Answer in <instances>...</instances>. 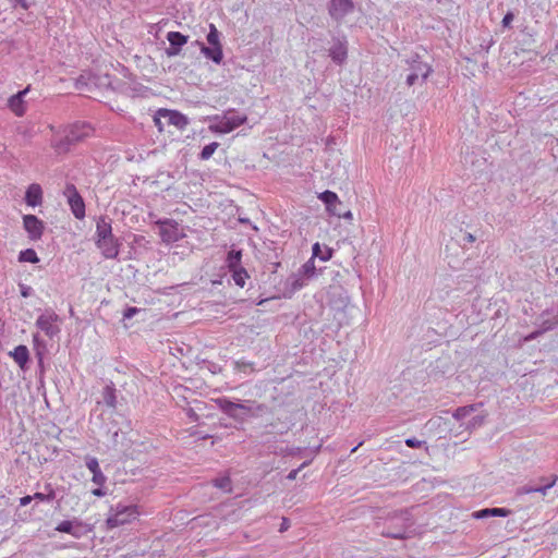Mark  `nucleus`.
Segmentation results:
<instances>
[{
  "mask_svg": "<svg viewBox=\"0 0 558 558\" xmlns=\"http://www.w3.org/2000/svg\"><path fill=\"white\" fill-rule=\"evenodd\" d=\"M92 481L98 486H104V484L106 483V476L104 475L102 472H95V474H93Z\"/></svg>",
  "mask_w": 558,
  "mask_h": 558,
  "instance_id": "obj_41",
  "label": "nucleus"
},
{
  "mask_svg": "<svg viewBox=\"0 0 558 558\" xmlns=\"http://www.w3.org/2000/svg\"><path fill=\"white\" fill-rule=\"evenodd\" d=\"M189 37L180 32H169L167 34V40L169 47L166 48V54L169 58L177 57L180 54L182 47L187 43Z\"/></svg>",
  "mask_w": 558,
  "mask_h": 558,
  "instance_id": "obj_11",
  "label": "nucleus"
},
{
  "mask_svg": "<svg viewBox=\"0 0 558 558\" xmlns=\"http://www.w3.org/2000/svg\"><path fill=\"white\" fill-rule=\"evenodd\" d=\"M186 414L192 422H197L199 420L198 414L192 408L187 409Z\"/></svg>",
  "mask_w": 558,
  "mask_h": 558,
  "instance_id": "obj_48",
  "label": "nucleus"
},
{
  "mask_svg": "<svg viewBox=\"0 0 558 558\" xmlns=\"http://www.w3.org/2000/svg\"><path fill=\"white\" fill-rule=\"evenodd\" d=\"M341 217L344 219H352V213L350 210L342 213Z\"/></svg>",
  "mask_w": 558,
  "mask_h": 558,
  "instance_id": "obj_55",
  "label": "nucleus"
},
{
  "mask_svg": "<svg viewBox=\"0 0 558 558\" xmlns=\"http://www.w3.org/2000/svg\"><path fill=\"white\" fill-rule=\"evenodd\" d=\"M310 464V461H305L303 462L299 468L304 469L305 466H307Z\"/></svg>",
  "mask_w": 558,
  "mask_h": 558,
  "instance_id": "obj_58",
  "label": "nucleus"
},
{
  "mask_svg": "<svg viewBox=\"0 0 558 558\" xmlns=\"http://www.w3.org/2000/svg\"><path fill=\"white\" fill-rule=\"evenodd\" d=\"M32 288L26 286H21V294L23 298H27L31 295Z\"/></svg>",
  "mask_w": 558,
  "mask_h": 558,
  "instance_id": "obj_50",
  "label": "nucleus"
},
{
  "mask_svg": "<svg viewBox=\"0 0 558 558\" xmlns=\"http://www.w3.org/2000/svg\"><path fill=\"white\" fill-rule=\"evenodd\" d=\"M160 118L167 119V122L171 125H174L179 130H184L189 124V119L179 111L169 110V109H160L158 111V117L155 118L156 125L161 130Z\"/></svg>",
  "mask_w": 558,
  "mask_h": 558,
  "instance_id": "obj_7",
  "label": "nucleus"
},
{
  "mask_svg": "<svg viewBox=\"0 0 558 558\" xmlns=\"http://www.w3.org/2000/svg\"><path fill=\"white\" fill-rule=\"evenodd\" d=\"M484 418L485 417L483 415H476V416L472 417V420L469 422L466 427L468 428H476V427L483 425Z\"/></svg>",
  "mask_w": 558,
  "mask_h": 558,
  "instance_id": "obj_40",
  "label": "nucleus"
},
{
  "mask_svg": "<svg viewBox=\"0 0 558 558\" xmlns=\"http://www.w3.org/2000/svg\"><path fill=\"white\" fill-rule=\"evenodd\" d=\"M413 519L408 510H401L388 517L381 534L387 537L403 539L410 537Z\"/></svg>",
  "mask_w": 558,
  "mask_h": 558,
  "instance_id": "obj_1",
  "label": "nucleus"
},
{
  "mask_svg": "<svg viewBox=\"0 0 558 558\" xmlns=\"http://www.w3.org/2000/svg\"><path fill=\"white\" fill-rule=\"evenodd\" d=\"M74 144L73 142H68L66 140V135L64 136V138H61V140H53L51 142V145L52 147L58 151V153H64L69 149V146Z\"/></svg>",
  "mask_w": 558,
  "mask_h": 558,
  "instance_id": "obj_33",
  "label": "nucleus"
},
{
  "mask_svg": "<svg viewBox=\"0 0 558 558\" xmlns=\"http://www.w3.org/2000/svg\"><path fill=\"white\" fill-rule=\"evenodd\" d=\"M56 531L61 533H68L76 538H81L89 532L86 524L82 523L77 519L64 520L56 526Z\"/></svg>",
  "mask_w": 558,
  "mask_h": 558,
  "instance_id": "obj_8",
  "label": "nucleus"
},
{
  "mask_svg": "<svg viewBox=\"0 0 558 558\" xmlns=\"http://www.w3.org/2000/svg\"><path fill=\"white\" fill-rule=\"evenodd\" d=\"M33 500V496H24L20 499V506H27L28 504H31V501Z\"/></svg>",
  "mask_w": 558,
  "mask_h": 558,
  "instance_id": "obj_51",
  "label": "nucleus"
},
{
  "mask_svg": "<svg viewBox=\"0 0 558 558\" xmlns=\"http://www.w3.org/2000/svg\"><path fill=\"white\" fill-rule=\"evenodd\" d=\"M138 515L140 511L136 505L118 502L116 506L110 507L106 525L110 530L119 527L132 523Z\"/></svg>",
  "mask_w": 558,
  "mask_h": 558,
  "instance_id": "obj_2",
  "label": "nucleus"
},
{
  "mask_svg": "<svg viewBox=\"0 0 558 558\" xmlns=\"http://www.w3.org/2000/svg\"><path fill=\"white\" fill-rule=\"evenodd\" d=\"M287 526H288L287 519H283V522H282V524H281V529H280V531L286 530V529H287Z\"/></svg>",
  "mask_w": 558,
  "mask_h": 558,
  "instance_id": "obj_57",
  "label": "nucleus"
},
{
  "mask_svg": "<svg viewBox=\"0 0 558 558\" xmlns=\"http://www.w3.org/2000/svg\"><path fill=\"white\" fill-rule=\"evenodd\" d=\"M156 223L160 226L159 234L165 243H174L185 236L183 230L179 228V223L174 220H158Z\"/></svg>",
  "mask_w": 558,
  "mask_h": 558,
  "instance_id": "obj_5",
  "label": "nucleus"
},
{
  "mask_svg": "<svg viewBox=\"0 0 558 558\" xmlns=\"http://www.w3.org/2000/svg\"><path fill=\"white\" fill-rule=\"evenodd\" d=\"M532 493H536V486L524 485L522 487H519L517 490L518 495H525V494H532Z\"/></svg>",
  "mask_w": 558,
  "mask_h": 558,
  "instance_id": "obj_45",
  "label": "nucleus"
},
{
  "mask_svg": "<svg viewBox=\"0 0 558 558\" xmlns=\"http://www.w3.org/2000/svg\"><path fill=\"white\" fill-rule=\"evenodd\" d=\"M92 493L97 497H104L106 495V492L102 489V486H98Z\"/></svg>",
  "mask_w": 558,
  "mask_h": 558,
  "instance_id": "obj_52",
  "label": "nucleus"
},
{
  "mask_svg": "<svg viewBox=\"0 0 558 558\" xmlns=\"http://www.w3.org/2000/svg\"><path fill=\"white\" fill-rule=\"evenodd\" d=\"M24 229L28 233L31 240H39L44 232V222L34 215H25L23 217Z\"/></svg>",
  "mask_w": 558,
  "mask_h": 558,
  "instance_id": "obj_12",
  "label": "nucleus"
},
{
  "mask_svg": "<svg viewBox=\"0 0 558 558\" xmlns=\"http://www.w3.org/2000/svg\"><path fill=\"white\" fill-rule=\"evenodd\" d=\"M556 480H557V476H555V478L551 482H549V483H547L545 485L536 486V493H541L542 495H546L548 489L551 488L555 485Z\"/></svg>",
  "mask_w": 558,
  "mask_h": 558,
  "instance_id": "obj_44",
  "label": "nucleus"
},
{
  "mask_svg": "<svg viewBox=\"0 0 558 558\" xmlns=\"http://www.w3.org/2000/svg\"><path fill=\"white\" fill-rule=\"evenodd\" d=\"M513 19H514L513 13H512V12H508V13L504 16V19H502V22H501V23H502V26H504V27H509V26L511 25V23H512Z\"/></svg>",
  "mask_w": 558,
  "mask_h": 558,
  "instance_id": "obj_47",
  "label": "nucleus"
},
{
  "mask_svg": "<svg viewBox=\"0 0 558 558\" xmlns=\"http://www.w3.org/2000/svg\"><path fill=\"white\" fill-rule=\"evenodd\" d=\"M96 245L105 258H117L120 244L114 235L106 239H96Z\"/></svg>",
  "mask_w": 558,
  "mask_h": 558,
  "instance_id": "obj_13",
  "label": "nucleus"
},
{
  "mask_svg": "<svg viewBox=\"0 0 558 558\" xmlns=\"http://www.w3.org/2000/svg\"><path fill=\"white\" fill-rule=\"evenodd\" d=\"M215 403L217 407L229 417H238L239 415L235 413V410H245L242 404L238 402H233L225 397L215 399Z\"/></svg>",
  "mask_w": 558,
  "mask_h": 558,
  "instance_id": "obj_19",
  "label": "nucleus"
},
{
  "mask_svg": "<svg viewBox=\"0 0 558 558\" xmlns=\"http://www.w3.org/2000/svg\"><path fill=\"white\" fill-rule=\"evenodd\" d=\"M245 410H235V413L239 415L238 417H232L238 422H244L250 414L254 415L259 412H263L266 407L264 404H258L255 401L246 400L243 402H239Z\"/></svg>",
  "mask_w": 558,
  "mask_h": 558,
  "instance_id": "obj_16",
  "label": "nucleus"
},
{
  "mask_svg": "<svg viewBox=\"0 0 558 558\" xmlns=\"http://www.w3.org/2000/svg\"><path fill=\"white\" fill-rule=\"evenodd\" d=\"M9 355L14 360V362L20 366L22 371L27 369L29 351L26 345L20 344L15 347L14 350L9 353Z\"/></svg>",
  "mask_w": 558,
  "mask_h": 558,
  "instance_id": "obj_20",
  "label": "nucleus"
},
{
  "mask_svg": "<svg viewBox=\"0 0 558 558\" xmlns=\"http://www.w3.org/2000/svg\"><path fill=\"white\" fill-rule=\"evenodd\" d=\"M404 442L410 448H420L425 444L423 440H418L414 437L407 438Z\"/></svg>",
  "mask_w": 558,
  "mask_h": 558,
  "instance_id": "obj_43",
  "label": "nucleus"
},
{
  "mask_svg": "<svg viewBox=\"0 0 558 558\" xmlns=\"http://www.w3.org/2000/svg\"><path fill=\"white\" fill-rule=\"evenodd\" d=\"M33 342H34V345H35V349H36V354L39 359V362L43 361V355H44V351L46 349V344L44 342V340L40 338V336L38 333H34L33 335Z\"/></svg>",
  "mask_w": 558,
  "mask_h": 558,
  "instance_id": "obj_31",
  "label": "nucleus"
},
{
  "mask_svg": "<svg viewBox=\"0 0 558 558\" xmlns=\"http://www.w3.org/2000/svg\"><path fill=\"white\" fill-rule=\"evenodd\" d=\"M301 471V468H298V469H294L292 471L289 472V474L287 475V478L289 481H294L299 474V472Z\"/></svg>",
  "mask_w": 558,
  "mask_h": 558,
  "instance_id": "obj_49",
  "label": "nucleus"
},
{
  "mask_svg": "<svg viewBox=\"0 0 558 558\" xmlns=\"http://www.w3.org/2000/svg\"><path fill=\"white\" fill-rule=\"evenodd\" d=\"M19 260L24 263L36 264L39 262L37 253L33 248H26L19 254Z\"/></svg>",
  "mask_w": 558,
  "mask_h": 558,
  "instance_id": "obj_29",
  "label": "nucleus"
},
{
  "mask_svg": "<svg viewBox=\"0 0 558 558\" xmlns=\"http://www.w3.org/2000/svg\"><path fill=\"white\" fill-rule=\"evenodd\" d=\"M87 469L95 474V472H101L98 460L96 458H88L86 460Z\"/></svg>",
  "mask_w": 558,
  "mask_h": 558,
  "instance_id": "obj_37",
  "label": "nucleus"
},
{
  "mask_svg": "<svg viewBox=\"0 0 558 558\" xmlns=\"http://www.w3.org/2000/svg\"><path fill=\"white\" fill-rule=\"evenodd\" d=\"M201 45V52L209 60L214 61L216 64H220L223 59V52L221 47L216 46H205L202 43H198Z\"/></svg>",
  "mask_w": 558,
  "mask_h": 558,
  "instance_id": "obj_25",
  "label": "nucleus"
},
{
  "mask_svg": "<svg viewBox=\"0 0 558 558\" xmlns=\"http://www.w3.org/2000/svg\"><path fill=\"white\" fill-rule=\"evenodd\" d=\"M242 252L232 250L227 256V266L229 270L241 268Z\"/></svg>",
  "mask_w": 558,
  "mask_h": 558,
  "instance_id": "obj_26",
  "label": "nucleus"
},
{
  "mask_svg": "<svg viewBox=\"0 0 558 558\" xmlns=\"http://www.w3.org/2000/svg\"><path fill=\"white\" fill-rule=\"evenodd\" d=\"M92 131L93 129L89 124L85 122H76L66 130V140L68 142L76 143L82 141L84 137H87Z\"/></svg>",
  "mask_w": 558,
  "mask_h": 558,
  "instance_id": "obj_14",
  "label": "nucleus"
},
{
  "mask_svg": "<svg viewBox=\"0 0 558 558\" xmlns=\"http://www.w3.org/2000/svg\"><path fill=\"white\" fill-rule=\"evenodd\" d=\"M96 239H106L112 236L111 219L108 217H100L96 223Z\"/></svg>",
  "mask_w": 558,
  "mask_h": 558,
  "instance_id": "obj_24",
  "label": "nucleus"
},
{
  "mask_svg": "<svg viewBox=\"0 0 558 558\" xmlns=\"http://www.w3.org/2000/svg\"><path fill=\"white\" fill-rule=\"evenodd\" d=\"M61 318L52 308H46L36 319L35 326L49 339L61 332Z\"/></svg>",
  "mask_w": 558,
  "mask_h": 558,
  "instance_id": "obj_4",
  "label": "nucleus"
},
{
  "mask_svg": "<svg viewBox=\"0 0 558 558\" xmlns=\"http://www.w3.org/2000/svg\"><path fill=\"white\" fill-rule=\"evenodd\" d=\"M215 123L209 125V130L215 133L227 134L244 124L247 120L245 114L235 113L230 109L223 114H215L210 118Z\"/></svg>",
  "mask_w": 558,
  "mask_h": 558,
  "instance_id": "obj_3",
  "label": "nucleus"
},
{
  "mask_svg": "<svg viewBox=\"0 0 558 558\" xmlns=\"http://www.w3.org/2000/svg\"><path fill=\"white\" fill-rule=\"evenodd\" d=\"M64 195L75 218L82 219L85 216V204L73 184H68L64 190Z\"/></svg>",
  "mask_w": 558,
  "mask_h": 558,
  "instance_id": "obj_6",
  "label": "nucleus"
},
{
  "mask_svg": "<svg viewBox=\"0 0 558 558\" xmlns=\"http://www.w3.org/2000/svg\"><path fill=\"white\" fill-rule=\"evenodd\" d=\"M420 63H421V62H418V63L413 68V71H412L413 73L420 74Z\"/></svg>",
  "mask_w": 558,
  "mask_h": 558,
  "instance_id": "obj_56",
  "label": "nucleus"
},
{
  "mask_svg": "<svg viewBox=\"0 0 558 558\" xmlns=\"http://www.w3.org/2000/svg\"><path fill=\"white\" fill-rule=\"evenodd\" d=\"M138 312H140V308H137V307H128L123 313V318L131 319Z\"/></svg>",
  "mask_w": 558,
  "mask_h": 558,
  "instance_id": "obj_46",
  "label": "nucleus"
},
{
  "mask_svg": "<svg viewBox=\"0 0 558 558\" xmlns=\"http://www.w3.org/2000/svg\"><path fill=\"white\" fill-rule=\"evenodd\" d=\"M471 517L476 520L487 519L490 518V510L489 508L481 509L472 512Z\"/></svg>",
  "mask_w": 558,
  "mask_h": 558,
  "instance_id": "obj_39",
  "label": "nucleus"
},
{
  "mask_svg": "<svg viewBox=\"0 0 558 558\" xmlns=\"http://www.w3.org/2000/svg\"><path fill=\"white\" fill-rule=\"evenodd\" d=\"M118 437V430L114 432L113 438L116 439Z\"/></svg>",
  "mask_w": 558,
  "mask_h": 558,
  "instance_id": "obj_60",
  "label": "nucleus"
},
{
  "mask_svg": "<svg viewBox=\"0 0 558 558\" xmlns=\"http://www.w3.org/2000/svg\"><path fill=\"white\" fill-rule=\"evenodd\" d=\"M463 241H466L469 243H473L475 241V236L471 233H465L463 236Z\"/></svg>",
  "mask_w": 558,
  "mask_h": 558,
  "instance_id": "obj_53",
  "label": "nucleus"
},
{
  "mask_svg": "<svg viewBox=\"0 0 558 558\" xmlns=\"http://www.w3.org/2000/svg\"><path fill=\"white\" fill-rule=\"evenodd\" d=\"M352 0H331L328 5L329 15L336 21H342L353 11Z\"/></svg>",
  "mask_w": 558,
  "mask_h": 558,
  "instance_id": "obj_9",
  "label": "nucleus"
},
{
  "mask_svg": "<svg viewBox=\"0 0 558 558\" xmlns=\"http://www.w3.org/2000/svg\"><path fill=\"white\" fill-rule=\"evenodd\" d=\"M29 92V86L24 88L23 90L17 92L12 95L8 100V106L15 116L22 117L26 111V105L24 101V97Z\"/></svg>",
  "mask_w": 558,
  "mask_h": 558,
  "instance_id": "obj_15",
  "label": "nucleus"
},
{
  "mask_svg": "<svg viewBox=\"0 0 558 558\" xmlns=\"http://www.w3.org/2000/svg\"><path fill=\"white\" fill-rule=\"evenodd\" d=\"M20 3H21V5H22L23 8H25V9L27 8L25 0H20Z\"/></svg>",
  "mask_w": 558,
  "mask_h": 558,
  "instance_id": "obj_59",
  "label": "nucleus"
},
{
  "mask_svg": "<svg viewBox=\"0 0 558 558\" xmlns=\"http://www.w3.org/2000/svg\"><path fill=\"white\" fill-rule=\"evenodd\" d=\"M477 407H478V404H470V405L460 407L454 410L452 416L457 421H462L465 417H468L469 415H471L474 411H476Z\"/></svg>",
  "mask_w": 558,
  "mask_h": 558,
  "instance_id": "obj_27",
  "label": "nucleus"
},
{
  "mask_svg": "<svg viewBox=\"0 0 558 558\" xmlns=\"http://www.w3.org/2000/svg\"><path fill=\"white\" fill-rule=\"evenodd\" d=\"M47 488H49V493L48 494H43V493H35L34 496H33V499H36V500H39V501H47V502H50L54 499L56 495H54V492L52 488H50V486L48 485Z\"/></svg>",
  "mask_w": 558,
  "mask_h": 558,
  "instance_id": "obj_36",
  "label": "nucleus"
},
{
  "mask_svg": "<svg viewBox=\"0 0 558 558\" xmlns=\"http://www.w3.org/2000/svg\"><path fill=\"white\" fill-rule=\"evenodd\" d=\"M329 56L337 64H342L348 57L347 41L342 39H335L329 49Z\"/></svg>",
  "mask_w": 558,
  "mask_h": 558,
  "instance_id": "obj_17",
  "label": "nucleus"
},
{
  "mask_svg": "<svg viewBox=\"0 0 558 558\" xmlns=\"http://www.w3.org/2000/svg\"><path fill=\"white\" fill-rule=\"evenodd\" d=\"M558 325V314L553 315L548 310L544 311L541 315L539 328L541 330L533 332L527 339H534L538 333L554 329Z\"/></svg>",
  "mask_w": 558,
  "mask_h": 558,
  "instance_id": "obj_18",
  "label": "nucleus"
},
{
  "mask_svg": "<svg viewBox=\"0 0 558 558\" xmlns=\"http://www.w3.org/2000/svg\"><path fill=\"white\" fill-rule=\"evenodd\" d=\"M101 396H102V403L107 408H109L111 410L117 409V403H118L117 389L112 383H110L104 387Z\"/></svg>",
  "mask_w": 558,
  "mask_h": 558,
  "instance_id": "obj_23",
  "label": "nucleus"
},
{
  "mask_svg": "<svg viewBox=\"0 0 558 558\" xmlns=\"http://www.w3.org/2000/svg\"><path fill=\"white\" fill-rule=\"evenodd\" d=\"M232 272V278L234 280V283L239 286L240 288H244L245 281L248 278L247 271L241 267L238 269L230 270Z\"/></svg>",
  "mask_w": 558,
  "mask_h": 558,
  "instance_id": "obj_28",
  "label": "nucleus"
},
{
  "mask_svg": "<svg viewBox=\"0 0 558 558\" xmlns=\"http://www.w3.org/2000/svg\"><path fill=\"white\" fill-rule=\"evenodd\" d=\"M430 72H432V69L428 64L420 63V74L411 72L407 76V80H405L407 85L413 86L415 84H424L425 81L427 80L428 75L430 74Z\"/></svg>",
  "mask_w": 558,
  "mask_h": 558,
  "instance_id": "obj_21",
  "label": "nucleus"
},
{
  "mask_svg": "<svg viewBox=\"0 0 558 558\" xmlns=\"http://www.w3.org/2000/svg\"><path fill=\"white\" fill-rule=\"evenodd\" d=\"M490 517H508L511 514V510L507 508H489Z\"/></svg>",
  "mask_w": 558,
  "mask_h": 558,
  "instance_id": "obj_38",
  "label": "nucleus"
},
{
  "mask_svg": "<svg viewBox=\"0 0 558 558\" xmlns=\"http://www.w3.org/2000/svg\"><path fill=\"white\" fill-rule=\"evenodd\" d=\"M289 284L292 291H298L304 287V280L301 276L293 275L289 278Z\"/></svg>",
  "mask_w": 558,
  "mask_h": 558,
  "instance_id": "obj_34",
  "label": "nucleus"
},
{
  "mask_svg": "<svg viewBox=\"0 0 558 558\" xmlns=\"http://www.w3.org/2000/svg\"><path fill=\"white\" fill-rule=\"evenodd\" d=\"M318 198L325 204L329 215L341 217L342 215V202L338 195L332 191H324L318 195Z\"/></svg>",
  "mask_w": 558,
  "mask_h": 558,
  "instance_id": "obj_10",
  "label": "nucleus"
},
{
  "mask_svg": "<svg viewBox=\"0 0 558 558\" xmlns=\"http://www.w3.org/2000/svg\"><path fill=\"white\" fill-rule=\"evenodd\" d=\"M219 32L217 27L214 24H209V32L207 34V41L210 46L221 47L220 40H219Z\"/></svg>",
  "mask_w": 558,
  "mask_h": 558,
  "instance_id": "obj_30",
  "label": "nucleus"
},
{
  "mask_svg": "<svg viewBox=\"0 0 558 558\" xmlns=\"http://www.w3.org/2000/svg\"><path fill=\"white\" fill-rule=\"evenodd\" d=\"M214 485L226 492H229L231 489V481L228 476H222L214 480Z\"/></svg>",
  "mask_w": 558,
  "mask_h": 558,
  "instance_id": "obj_35",
  "label": "nucleus"
},
{
  "mask_svg": "<svg viewBox=\"0 0 558 558\" xmlns=\"http://www.w3.org/2000/svg\"><path fill=\"white\" fill-rule=\"evenodd\" d=\"M218 146H219V144L217 142H213V143H209L208 145L204 146L199 154V158L202 160H208L214 155V153L216 151Z\"/></svg>",
  "mask_w": 558,
  "mask_h": 558,
  "instance_id": "obj_32",
  "label": "nucleus"
},
{
  "mask_svg": "<svg viewBox=\"0 0 558 558\" xmlns=\"http://www.w3.org/2000/svg\"><path fill=\"white\" fill-rule=\"evenodd\" d=\"M318 252H319V244L315 243L313 245V256H318Z\"/></svg>",
  "mask_w": 558,
  "mask_h": 558,
  "instance_id": "obj_54",
  "label": "nucleus"
},
{
  "mask_svg": "<svg viewBox=\"0 0 558 558\" xmlns=\"http://www.w3.org/2000/svg\"><path fill=\"white\" fill-rule=\"evenodd\" d=\"M25 202L28 206L36 207L43 202V190L39 184L33 183L25 193Z\"/></svg>",
  "mask_w": 558,
  "mask_h": 558,
  "instance_id": "obj_22",
  "label": "nucleus"
},
{
  "mask_svg": "<svg viewBox=\"0 0 558 558\" xmlns=\"http://www.w3.org/2000/svg\"><path fill=\"white\" fill-rule=\"evenodd\" d=\"M302 272L305 276H312L314 274V263L312 259H310L302 266Z\"/></svg>",
  "mask_w": 558,
  "mask_h": 558,
  "instance_id": "obj_42",
  "label": "nucleus"
}]
</instances>
